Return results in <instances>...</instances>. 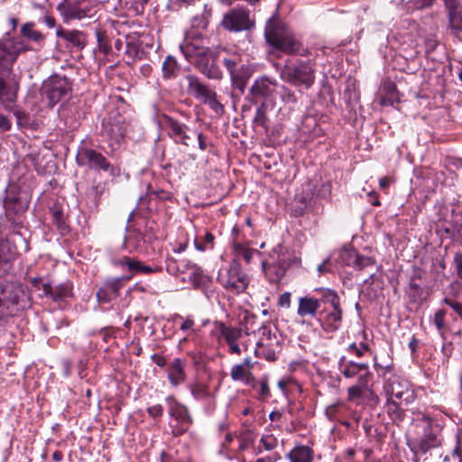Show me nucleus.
Returning a JSON list of instances; mask_svg holds the SVG:
<instances>
[{"label": "nucleus", "instance_id": "nucleus-4", "mask_svg": "<svg viewBox=\"0 0 462 462\" xmlns=\"http://www.w3.org/2000/svg\"><path fill=\"white\" fill-rule=\"evenodd\" d=\"M180 49L188 61L209 79L219 80L223 73L216 62V56L209 47L188 40L180 44Z\"/></svg>", "mask_w": 462, "mask_h": 462}, {"label": "nucleus", "instance_id": "nucleus-24", "mask_svg": "<svg viewBox=\"0 0 462 462\" xmlns=\"http://www.w3.org/2000/svg\"><path fill=\"white\" fill-rule=\"evenodd\" d=\"M290 264L284 254L279 255L276 261L263 262V269L268 281L278 283L283 278Z\"/></svg>", "mask_w": 462, "mask_h": 462}, {"label": "nucleus", "instance_id": "nucleus-2", "mask_svg": "<svg viewBox=\"0 0 462 462\" xmlns=\"http://www.w3.org/2000/svg\"><path fill=\"white\" fill-rule=\"evenodd\" d=\"M31 307V295L19 282L0 281V325Z\"/></svg>", "mask_w": 462, "mask_h": 462}, {"label": "nucleus", "instance_id": "nucleus-49", "mask_svg": "<svg viewBox=\"0 0 462 462\" xmlns=\"http://www.w3.org/2000/svg\"><path fill=\"white\" fill-rule=\"evenodd\" d=\"M106 184L105 183H97L91 186L88 190V196L93 198V200L96 205L99 203V200L102 195L105 193Z\"/></svg>", "mask_w": 462, "mask_h": 462}, {"label": "nucleus", "instance_id": "nucleus-38", "mask_svg": "<svg viewBox=\"0 0 462 462\" xmlns=\"http://www.w3.org/2000/svg\"><path fill=\"white\" fill-rule=\"evenodd\" d=\"M368 381L357 382L347 388V401L356 402V400H363L365 393H367Z\"/></svg>", "mask_w": 462, "mask_h": 462}, {"label": "nucleus", "instance_id": "nucleus-27", "mask_svg": "<svg viewBox=\"0 0 462 462\" xmlns=\"http://www.w3.org/2000/svg\"><path fill=\"white\" fill-rule=\"evenodd\" d=\"M220 336L225 339L228 345L229 352L231 354L240 355L241 348L237 341L242 337L243 331L238 328L227 327L224 323L219 324Z\"/></svg>", "mask_w": 462, "mask_h": 462}, {"label": "nucleus", "instance_id": "nucleus-19", "mask_svg": "<svg viewBox=\"0 0 462 462\" xmlns=\"http://www.w3.org/2000/svg\"><path fill=\"white\" fill-rule=\"evenodd\" d=\"M338 370L345 378H357V382L369 381L373 376L367 363L347 360L345 356L338 360Z\"/></svg>", "mask_w": 462, "mask_h": 462}, {"label": "nucleus", "instance_id": "nucleus-25", "mask_svg": "<svg viewBox=\"0 0 462 462\" xmlns=\"http://www.w3.org/2000/svg\"><path fill=\"white\" fill-rule=\"evenodd\" d=\"M58 9L60 11L65 20H81L88 17L92 18L95 15L96 11L93 7H89L88 5H78L72 3H66L60 5Z\"/></svg>", "mask_w": 462, "mask_h": 462}, {"label": "nucleus", "instance_id": "nucleus-14", "mask_svg": "<svg viewBox=\"0 0 462 462\" xmlns=\"http://www.w3.org/2000/svg\"><path fill=\"white\" fill-rule=\"evenodd\" d=\"M383 392L386 397L401 401L404 405H410L416 400L411 383L397 374H391L384 380Z\"/></svg>", "mask_w": 462, "mask_h": 462}, {"label": "nucleus", "instance_id": "nucleus-26", "mask_svg": "<svg viewBox=\"0 0 462 462\" xmlns=\"http://www.w3.org/2000/svg\"><path fill=\"white\" fill-rule=\"evenodd\" d=\"M16 254V246L8 239L0 241V278L9 273Z\"/></svg>", "mask_w": 462, "mask_h": 462}, {"label": "nucleus", "instance_id": "nucleus-61", "mask_svg": "<svg viewBox=\"0 0 462 462\" xmlns=\"http://www.w3.org/2000/svg\"><path fill=\"white\" fill-rule=\"evenodd\" d=\"M178 264H180V274L185 273L187 274V277L189 276V272L191 271V267L196 266L195 263L189 262L187 259L179 260Z\"/></svg>", "mask_w": 462, "mask_h": 462}, {"label": "nucleus", "instance_id": "nucleus-57", "mask_svg": "<svg viewBox=\"0 0 462 462\" xmlns=\"http://www.w3.org/2000/svg\"><path fill=\"white\" fill-rule=\"evenodd\" d=\"M146 411L148 413V415L156 420V419H160L162 418V414H163V407L162 404H155V405H152V406H149L147 409H146Z\"/></svg>", "mask_w": 462, "mask_h": 462}, {"label": "nucleus", "instance_id": "nucleus-11", "mask_svg": "<svg viewBox=\"0 0 462 462\" xmlns=\"http://www.w3.org/2000/svg\"><path fill=\"white\" fill-rule=\"evenodd\" d=\"M186 79L188 81V92L195 99L208 105L217 115L224 113V106L217 100L215 90L202 83L195 75H187Z\"/></svg>", "mask_w": 462, "mask_h": 462}, {"label": "nucleus", "instance_id": "nucleus-56", "mask_svg": "<svg viewBox=\"0 0 462 462\" xmlns=\"http://www.w3.org/2000/svg\"><path fill=\"white\" fill-rule=\"evenodd\" d=\"M444 302L448 305L459 317L462 321V300L458 301L453 299L446 298Z\"/></svg>", "mask_w": 462, "mask_h": 462}, {"label": "nucleus", "instance_id": "nucleus-62", "mask_svg": "<svg viewBox=\"0 0 462 462\" xmlns=\"http://www.w3.org/2000/svg\"><path fill=\"white\" fill-rule=\"evenodd\" d=\"M453 263H454V267L456 269L457 277L462 280V253H457L454 255Z\"/></svg>", "mask_w": 462, "mask_h": 462}, {"label": "nucleus", "instance_id": "nucleus-1", "mask_svg": "<svg viewBox=\"0 0 462 462\" xmlns=\"http://www.w3.org/2000/svg\"><path fill=\"white\" fill-rule=\"evenodd\" d=\"M318 297L306 295L299 298L297 315L302 319H316L327 332L340 328L343 321V310L337 292L329 288L314 290Z\"/></svg>", "mask_w": 462, "mask_h": 462}, {"label": "nucleus", "instance_id": "nucleus-54", "mask_svg": "<svg viewBox=\"0 0 462 462\" xmlns=\"http://www.w3.org/2000/svg\"><path fill=\"white\" fill-rule=\"evenodd\" d=\"M374 264V261L373 258L368 256H364L358 254V259L356 260V263H355L354 268L357 270H363L367 266H372Z\"/></svg>", "mask_w": 462, "mask_h": 462}, {"label": "nucleus", "instance_id": "nucleus-6", "mask_svg": "<svg viewBox=\"0 0 462 462\" xmlns=\"http://www.w3.org/2000/svg\"><path fill=\"white\" fill-rule=\"evenodd\" d=\"M420 421L423 423L422 434L409 443L414 456L426 455L431 449L440 447L443 441L441 430L432 423L429 416L423 415Z\"/></svg>", "mask_w": 462, "mask_h": 462}, {"label": "nucleus", "instance_id": "nucleus-16", "mask_svg": "<svg viewBox=\"0 0 462 462\" xmlns=\"http://www.w3.org/2000/svg\"><path fill=\"white\" fill-rule=\"evenodd\" d=\"M32 284L42 291V294L53 301H64L73 297V282L69 280L59 284H52L49 282H42V278H34L32 280Z\"/></svg>", "mask_w": 462, "mask_h": 462}, {"label": "nucleus", "instance_id": "nucleus-59", "mask_svg": "<svg viewBox=\"0 0 462 462\" xmlns=\"http://www.w3.org/2000/svg\"><path fill=\"white\" fill-rule=\"evenodd\" d=\"M383 89L386 92V95L389 96L388 99L391 102H393L394 100L398 99L397 93H396L397 89H396L395 84H393V82H387L384 84Z\"/></svg>", "mask_w": 462, "mask_h": 462}, {"label": "nucleus", "instance_id": "nucleus-47", "mask_svg": "<svg viewBox=\"0 0 462 462\" xmlns=\"http://www.w3.org/2000/svg\"><path fill=\"white\" fill-rule=\"evenodd\" d=\"M449 26L453 31H462V8L448 12Z\"/></svg>", "mask_w": 462, "mask_h": 462}, {"label": "nucleus", "instance_id": "nucleus-17", "mask_svg": "<svg viewBox=\"0 0 462 462\" xmlns=\"http://www.w3.org/2000/svg\"><path fill=\"white\" fill-rule=\"evenodd\" d=\"M131 279L132 275L106 278L96 292L98 303L106 304L117 299L121 295V290Z\"/></svg>", "mask_w": 462, "mask_h": 462}, {"label": "nucleus", "instance_id": "nucleus-20", "mask_svg": "<svg viewBox=\"0 0 462 462\" xmlns=\"http://www.w3.org/2000/svg\"><path fill=\"white\" fill-rule=\"evenodd\" d=\"M249 15L250 12L245 8H234L224 15L221 24L228 31L248 30L253 25Z\"/></svg>", "mask_w": 462, "mask_h": 462}, {"label": "nucleus", "instance_id": "nucleus-33", "mask_svg": "<svg viewBox=\"0 0 462 462\" xmlns=\"http://www.w3.org/2000/svg\"><path fill=\"white\" fill-rule=\"evenodd\" d=\"M348 410V406L344 402H337L328 406L325 410V415L330 421L340 422L342 425L346 428L350 427V423L348 421H342L341 418L344 416V413Z\"/></svg>", "mask_w": 462, "mask_h": 462}, {"label": "nucleus", "instance_id": "nucleus-50", "mask_svg": "<svg viewBox=\"0 0 462 462\" xmlns=\"http://www.w3.org/2000/svg\"><path fill=\"white\" fill-rule=\"evenodd\" d=\"M254 122L257 125L267 128V116L265 112V106L263 103L259 107H257Z\"/></svg>", "mask_w": 462, "mask_h": 462}, {"label": "nucleus", "instance_id": "nucleus-34", "mask_svg": "<svg viewBox=\"0 0 462 462\" xmlns=\"http://www.w3.org/2000/svg\"><path fill=\"white\" fill-rule=\"evenodd\" d=\"M230 376L234 381L243 382L251 387L256 386L254 383V376L253 373L240 364H236L232 366Z\"/></svg>", "mask_w": 462, "mask_h": 462}, {"label": "nucleus", "instance_id": "nucleus-55", "mask_svg": "<svg viewBox=\"0 0 462 462\" xmlns=\"http://www.w3.org/2000/svg\"><path fill=\"white\" fill-rule=\"evenodd\" d=\"M445 316L446 311L444 310H439L434 314V324L439 331H442L445 328Z\"/></svg>", "mask_w": 462, "mask_h": 462}, {"label": "nucleus", "instance_id": "nucleus-52", "mask_svg": "<svg viewBox=\"0 0 462 462\" xmlns=\"http://www.w3.org/2000/svg\"><path fill=\"white\" fill-rule=\"evenodd\" d=\"M363 400L365 401L371 407H375L380 404V397L369 385H367V393H365Z\"/></svg>", "mask_w": 462, "mask_h": 462}, {"label": "nucleus", "instance_id": "nucleus-22", "mask_svg": "<svg viewBox=\"0 0 462 462\" xmlns=\"http://www.w3.org/2000/svg\"><path fill=\"white\" fill-rule=\"evenodd\" d=\"M18 84L14 74H0V104L10 107L17 98Z\"/></svg>", "mask_w": 462, "mask_h": 462}, {"label": "nucleus", "instance_id": "nucleus-5", "mask_svg": "<svg viewBox=\"0 0 462 462\" xmlns=\"http://www.w3.org/2000/svg\"><path fill=\"white\" fill-rule=\"evenodd\" d=\"M41 93L47 106L52 108L59 103H66L70 98L72 84L67 77L53 74L43 81Z\"/></svg>", "mask_w": 462, "mask_h": 462}, {"label": "nucleus", "instance_id": "nucleus-35", "mask_svg": "<svg viewBox=\"0 0 462 462\" xmlns=\"http://www.w3.org/2000/svg\"><path fill=\"white\" fill-rule=\"evenodd\" d=\"M192 397L197 401H203L210 397V390L208 383L195 380L188 385Z\"/></svg>", "mask_w": 462, "mask_h": 462}, {"label": "nucleus", "instance_id": "nucleus-30", "mask_svg": "<svg viewBox=\"0 0 462 462\" xmlns=\"http://www.w3.org/2000/svg\"><path fill=\"white\" fill-rule=\"evenodd\" d=\"M56 35L78 50H82L87 44L86 34L79 30H67L60 27L56 32Z\"/></svg>", "mask_w": 462, "mask_h": 462}, {"label": "nucleus", "instance_id": "nucleus-10", "mask_svg": "<svg viewBox=\"0 0 462 462\" xmlns=\"http://www.w3.org/2000/svg\"><path fill=\"white\" fill-rule=\"evenodd\" d=\"M168 413L171 419L170 428L174 437L185 434L193 424V418L188 407L179 402L175 396L168 395L165 398Z\"/></svg>", "mask_w": 462, "mask_h": 462}, {"label": "nucleus", "instance_id": "nucleus-21", "mask_svg": "<svg viewBox=\"0 0 462 462\" xmlns=\"http://www.w3.org/2000/svg\"><path fill=\"white\" fill-rule=\"evenodd\" d=\"M210 17L211 9L208 8V5H204L202 14L192 17L190 29L186 32L185 38L181 43H185L189 40L191 42L204 44L202 32L208 27Z\"/></svg>", "mask_w": 462, "mask_h": 462}, {"label": "nucleus", "instance_id": "nucleus-28", "mask_svg": "<svg viewBox=\"0 0 462 462\" xmlns=\"http://www.w3.org/2000/svg\"><path fill=\"white\" fill-rule=\"evenodd\" d=\"M185 362L180 358H174L167 368L168 380L174 387L179 386L186 380Z\"/></svg>", "mask_w": 462, "mask_h": 462}, {"label": "nucleus", "instance_id": "nucleus-45", "mask_svg": "<svg viewBox=\"0 0 462 462\" xmlns=\"http://www.w3.org/2000/svg\"><path fill=\"white\" fill-rule=\"evenodd\" d=\"M234 250L237 256L243 258L247 263H250L254 254H259L255 249L249 248L246 245L234 243Z\"/></svg>", "mask_w": 462, "mask_h": 462}, {"label": "nucleus", "instance_id": "nucleus-32", "mask_svg": "<svg viewBox=\"0 0 462 462\" xmlns=\"http://www.w3.org/2000/svg\"><path fill=\"white\" fill-rule=\"evenodd\" d=\"M290 462H313L314 450L305 445L295 446L287 455Z\"/></svg>", "mask_w": 462, "mask_h": 462}, {"label": "nucleus", "instance_id": "nucleus-39", "mask_svg": "<svg viewBox=\"0 0 462 462\" xmlns=\"http://www.w3.org/2000/svg\"><path fill=\"white\" fill-rule=\"evenodd\" d=\"M33 27L34 23H24L21 27V34L24 38L40 44L43 42L45 37L41 32L34 30Z\"/></svg>", "mask_w": 462, "mask_h": 462}, {"label": "nucleus", "instance_id": "nucleus-13", "mask_svg": "<svg viewBox=\"0 0 462 462\" xmlns=\"http://www.w3.org/2000/svg\"><path fill=\"white\" fill-rule=\"evenodd\" d=\"M29 50L26 42L20 39L5 38L0 40V74H14L13 65L18 56Z\"/></svg>", "mask_w": 462, "mask_h": 462}, {"label": "nucleus", "instance_id": "nucleus-31", "mask_svg": "<svg viewBox=\"0 0 462 462\" xmlns=\"http://www.w3.org/2000/svg\"><path fill=\"white\" fill-rule=\"evenodd\" d=\"M408 405H404L401 401L386 397L383 409L393 421H402L405 418V409Z\"/></svg>", "mask_w": 462, "mask_h": 462}, {"label": "nucleus", "instance_id": "nucleus-18", "mask_svg": "<svg viewBox=\"0 0 462 462\" xmlns=\"http://www.w3.org/2000/svg\"><path fill=\"white\" fill-rule=\"evenodd\" d=\"M161 125L167 135L177 144L189 146L191 142L189 127L179 120L163 114L161 116Z\"/></svg>", "mask_w": 462, "mask_h": 462}, {"label": "nucleus", "instance_id": "nucleus-48", "mask_svg": "<svg viewBox=\"0 0 462 462\" xmlns=\"http://www.w3.org/2000/svg\"><path fill=\"white\" fill-rule=\"evenodd\" d=\"M51 218L54 225L57 226L58 229L61 232L67 229V225L65 222V217L63 212L60 209L54 208L51 209Z\"/></svg>", "mask_w": 462, "mask_h": 462}, {"label": "nucleus", "instance_id": "nucleus-36", "mask_svg": "<svg viewBox=\"0 0 462 462\" xmlns=\"http://www.w3.org/2000/svg\"><path fill=\"white\" fill-rule=\"evenodd\" d=\"M180 65L174 57L168 55L162 63V77L165 79H172L180 73Z\"/></svg>", "mask_w": 462, "mask_h": 462}, {"label": "nucleus", "instance_id": "nucleus-64", "mask_svg": "<svg viewBox=\"0 0 462 462\" xmlns=\"http://www.w3.org/2000/svg\"><path fill=\"white\" fill-rule=\"evenodd\" d=\"M441 353L445 359H448L453 353V344L449 341H445L441 346Z\"/></svg>", "mask_w": 462, "mask_h": 462}, {"label": "nucleus", "instance_id": "nucleus-37", "mask_svg": "<svg viewBox=\"0 0 462 462\" xmlns=\"http://www.w3.org/2000/svg\"><path fill=\"white\" fill-rule=\"evenodd\" d=\"M258 334L260 335L259 340L257 342L258 347L273 346L274 343H278L276 336L272 334L269 326H262L259 328Z\"/></svg>", "mask_w": 462, "mask_h": 462}, {"label": "nucleus", "instance_id": "nucleus-7", "mask_svg": "<svg viewBox=\"0 0 462 462\" xmlns=\"http://www.w3.org/2000/svg\"><path fill=\"white\" fill-rule=\"evenodd\" d=\"M316 63L312 60H297L287 64L281 71V79L295 87L309 89L315 82Z\"/></svg>", "mask_w": 462, "mask_h": 462}, {"label": "nucleus", "instance_id": "nucleus-63", "mask_svg": "<svg viewBox=\"0 0 462 462\" xmlns=\"http://www.w3.org/2000/svg\"><path fill=\"white\" fill-rule=\"evenodd\" d=\"M14 115L17 119V124L20 125L27 124L29 120V116L24 111L20 109H15L14 111Z\"/></svg>", "mask_w": 462, "mask_h": 462}, {"label": "nucleus", "instance_id": "nucleus-3", "mask_svg": "<svg viewBox=\"0 0 462 462\" xmlns=\"http://www.w3.org/2000/svg\"><path fill=\"white\" fill-rule=\"evenodd\" d=\"M266 42L276 51L287 55L306 56L308 50L296 39L293 31L284 22L271 17L264 31Z\"/></svg>", "mask_w": 462, "mask_h": 462}, {"label": "nucleus", "instance_id": "nucleus-43", "mask_svg": "<svg viewBox=\"0 0 462 462\" xmlns=\"http://www.w3.org/2000/svg\"><path fill=\"white\" fill-rule=\"evenodd\" d=\"M358 259V253L355 250L351 249H342L339 252L337 261L339 263L347 265V266H355L356 263V260Z\"/></svg>", "mask_w": 462, "mask_h": 462}, {"label": "nucleus", "instance_id": "nucleus-23", "mask_svg": "<svg viewBox=\"0 0 462 462\" xmlns=\"http://www.w3.org/2000/svg\"><path fill=\"white\" fill-rule=\"evenodd\" d=\"M277 82L268 77H261L254 80L250 88L252 100L254 103L262 102L270 97L275 91Z\"/></svg>", "mask_w": 462, "mask_h": 462}, {"label": "nucleus", "instance_id": "nucleus-9", "mask_svg": "<svg viewBox=\"0 0 462 462\" xmlns=\"http://www.w3.org/2000/svg\"><path fill=\"white\" fill-rule=\"evenodd\" d=\"M217 282L229 292L240 294L248 287L250 279L243 272L239 263L234 260L219 270Z\"/></svg>", "mask_w": 462, "mask_h": 462}, {"label": "nucleus", "instance_id": "nucleus-40", "mask_svg": "<svg viewBox=\"0 0 462 462\" xmlns=\"http://www.w3.org/2000/svg\"><path fill=\"white\" fill-rule=\"evenodd\" d=\"M189 281L195 288H203L208 282V277L203 273V271L197 264L191 267V271L188 276Z\"/></svg>", "mask_w": 462, "mask_h": 462}, {"label": "nucleus", "instance_id": "nucleus-60", "mask_svg": "<svg viewBox=\"0 0 462 462\" xmlns=\"http://www.w3.org/2000/svg\"><path fill=\"white\" fill-rule=\"evenodd\" d=\"M133 259L134 258L129 257V256H123V257L113 260L112 263L114 266H117V267H121V268L126 267L129 271L130 266L133 262Z\"/></svg>", "mask_w": 462, "mask_h": 462}, {"label": "nucleus", "instance_id": "nucleus-46", "mask_svg": "<svg viewBox=\"0 0 462 462\" xmlns=\"http://www.w3.org/2000/svg\"><path fill=\"white\" fill-rule=\"evenodd\" d=\"M215 236L210 232H206L203 237L195 239V247L199 251L212 249L214 246Z\"/></svg>", "mask_w": 462, "mask_h": 462}, {"label": "nucleus", "instance_id": "nucleus-29", "mask_svg": "<svg viewBox=\"0 0 462 462\" xmlns=\"http://www.w3.org/2000/svg\"><path fill=\"white\" fill-rule=\"evenodd\" d=\"M223 64L230 74L234 82L244 83L246 75L242 72L245 65L242 64L241 58L238 55H233L223 60Z\"/></svg>", "mask_w": 462, "mask_h": 462}, {"label": "nucleus", "instance_id": "nucleus-41", "mask_svg": "<svg viewBox=\"0 0 462 462\" xmlns=\"http://www.w3.org/2000/svg\"><path fill=\"white\" fill-rule=\"evenodd\" d=\"M410 301L421 304L426 299L424 290L416 282H411L406 291Z\"/></svg>", "mask_w": 462, "mask_h": 462}, {"label": "nucleus", "instance_id": "nucleus-15", "mask_svg": "<svg viewBox=\"0 0 462 462\" xmlns=\"http://www.w3.org/2000/svg\"><path fill=\"white\" fill-rule=\"evenodd\" d=\"M76 162L79 167H88L97 171L108 172L109 175H116V169L113 164L99 152L81 146L76 155Z\"/></svg>", "mask_w": 462, "mask_h": 462}, {"label": "nucleus", "instance_id": "nucleus-42", "mask_svg": "<svg viewBox=\"0 0 462 462\" xmlns=\"http://www.w3.org/2000/svg\"><path fill=\"white\" fill-rule=\"evenodd\" d=\"M278 446V439L273 433H265L260 439V446L257 453L262 450L272 451Z\"/></svg>", "mask_w": 462, "mask_h": 462}, {"label": "nucleus", "instance_id": "nucleus-44", "mask_svg": "<svg viewBox=\"0 0 462 462\" xmlns=\"http://www.w3.org/2000/svg\"><path fill=\"white\" fill-rule=\"evenodd\" d=\"M255 387H253L257 392V398L261 402H266L271 398V390L268 384L267 378H263L259 382H255Z\"/></svg>", "mask_w": 462, "mask_h": 462}, {"label": "nucleus", "instance_id": "nucleus-12", "mask_svg": "<svg viewBox=\"0 0 462 462\" xmlns=\"http://www.w3.org/2000/svg\"><path fill=\"white\" fill-rule=\"evenodd\" d=\"M130 125L125 118L116 115L105 118L102 122L101 134L112 150L119 148L128 132Z\"/></svg>", "mask_w": 462, "mask_h": 462}, {"label": "nucleus", "instance_id": "nucleus-8", "mask_svg": "<svg viewBox=\"0 0 462 462\" xmlns=\"http://www.w3.org/2000/svg\"><path fill=\"white\" fill-rule=\"evenodd\" d=\"M5 210L7 221L11 224L12 231L18 234L23 226V214L28 208L29 199L25 192L13 191L7 193L5 199Z\"/></svg>", "mask_w": 462, "mask_h": 462}, {"label": "nucleus", "instance_id": "nucleus-53", "mask_svg": "<svg viewBox=\"0 0 462 462\" xmlns=\"http://www.w3.org/2000/svg\"><path fill=\"white\" fill-rule=\"evenodd\" d=\"M179 260H176L172 257H169L166 260V271L169 274L173 276L180 275V264H178Z\"/></svg>", "mask_w": 462, "mask_h": 462}, {"label": "nucleus", "instance_id": "nucleus-51", "mask_svg": "<svg viewBox=\"0 0 462 462\" xmlns=\"http://www.w3.org/2000/svg\"><path fill=\"white\" fill-rule=\"evenodd\" d=\"M347 351L356 357H362L365 352L370 351V347L366 343H360L359 345L352 343L347 346Z\"/></svg>", "mask_w": 462, "mask_h": 462}, {"label": "nucleus", "instance_id": "nucleus-58", "mask_svg": "<svg viewBox=\"0 0 462 462\" xmlns=\"http://www.w3.org/2000/svg\"><path fill=\"white\" fill-rule=\"evenodd\" d=\"M196 0H169V9L178 11L182 6L192 5Z\"/></svg>", "mask_w": 462, "mask_h": 462}]
</instances>
